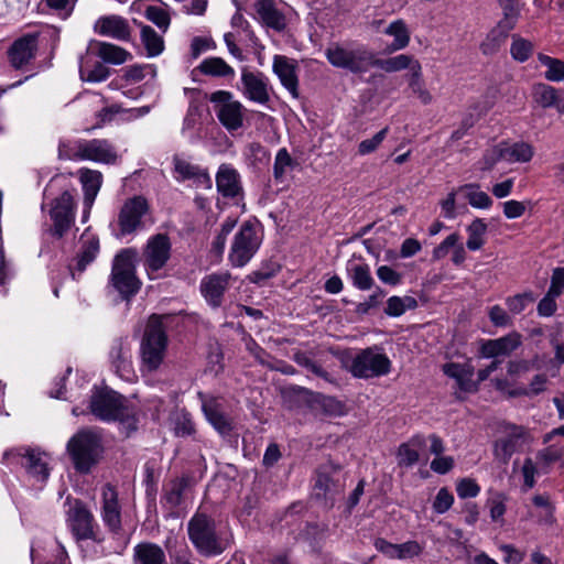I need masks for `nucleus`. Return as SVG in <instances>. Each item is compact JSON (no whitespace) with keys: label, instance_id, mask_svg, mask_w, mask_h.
<instances>
[{"label":"nucleus","instance_id":"obj_41","mask_svg":"<svg viewBox=\"0 0 564 564\" xmlns=\"http://www.w3.org/2000/svg\"><path fill=\"white\" fill-rule=\"evenodd\" d=\"M563 456V448L551 445L538 451L535 454V459L533 462L538 465L539 470L542 474H549L553 465L561 460Z\"/></svg>","mask_w":564,"mask_h":564},{"label":"nucleus","instance_id":"obj_27","mask_svg":"<svg viewBox=\"0 0 564 564\" xmlns=\"http://www.w3.org/2000/svg\"><path fill=\"white\" fill-rule=\"evenodd\" d=\"M518 22L507 21L501 18L497 25L492 28L486 39L480 44V50L485 55L496 54L500 47L505 44L509 36V32L512 31Z\"/></svg>","mask_w":564,"mask_h":564},{"label":"nucleus","instance_id":"obj_12","mask_svg":"<svg viewBox=\"0 0 564 564\" xmlns=\"http://www.w3.org/2000/svg\"><path fill=\"white\" fill-rule=\"evenodd\" d=\"M188 535L203 555H218L226 549L216 535L214 521L204 513L195 514L188 522Z\"/></svg>","mask_w":564,"mask_h":564},{"label":"nucleus","instance_id":"obj_24","mask_svg":"<svg viewBox=\"0 0 564 564\" xmlns=\"http://www.w3.org/2000/svg\"><path fill=\"white\" fill-rule=\"evenodd\" d=\"M99 251L100 243L96 235H93L82 242L80 249L74 258L75 264L68 265L73 280H78L77 275L85 272L87 267L96 260Z\"/></svg>","mask_w":564,"mask_h":564},{"label":"nucleus","instance_id":"obj_20","mask_svg":"<svg viewBox=\"0 0 564 564\" xmlns=\"http://www.w3.org/2000/svg\"><path fill=\"white\" fill-rule=\"evenodd\" d=\"M242 94L250 101L267 105L270 101L269 82L261 72H250L247 68L241 72Z\"/></svg>","mask_w":564,"mask_h":564},{"label":"nucleus","instance_id":"obj_31","mask_svg":"<svg viewBox=\"0 0 564 564\" xmlns=\"http://www.w3.org/2000/svg\"><path fill=\"white\" fill-rule=\"evenodd\" d=\"M90 46L97 48V55L105 63L120 65L131 58V54L127 50L109 42L91 40Z\"/></svg>","mask_w":564,"mask_h":564},{"label":"nucleus","instance_id":"obj_25","mask_svg":"<svg viewBox=\"0 0 564 564\" xmlns=\"http://www.w3.org/2000/svg\"><path fill=\"white\" fill-rule=\"evenodd\" d=\"M292 390L299 394L311 395L312 404L318 408L326 416L339 417L347 413L346 404L335 397L326 395L319 392H313L303 387H294Z\"/></svg>","mask_w":564,"mask_h":564},{"label":"nucleus","instance_id":"obj_47","mask_svg":"<svg viewBox=\"0 0 564 564\" xmlns=\"http://www.w3.org/2000/svg\"><path fill=\"white\" fill-rule=\"evenodd\" d=\"M296 164V161L290 155L286 148L279 149L273 163L274 180L278 182L281 181L285 174V170L288 167L294 169Z\"/></svg>","mask_w":564,"mask_h":564},{"label":"nucleus","instance_id":"obj_21","mask_svg":"<svg viewBox=\"0 0 564 564\" xmlns=\"http://www.w3.org/2000/svg\"><path fill=\"white\" fill-rule=\"evenodd\" d=\"M94 32L112 37L118 41L128 42L131 36V28L128 20L121 15H101L94 24Z\"/></svg>","mask_w":564,"mask_h":564},{"label":"nucleus","instance_id":"obj_19","mask_svg":"<svg viewBox=\"0 0 564 564\" xmlns=\"http://www.w3.org/2000/svg\"><path fill=\"white\" fill-rule=\"evenodd\" d=\"M314 489L324 494H340L345 487V473L340 464L327 460L314 471Z\"/></svg>","mask_w":564,"mask_h":564},{"label":"nucleus","instance_id":"obj_36","mask_svg":"<svg viewBox=\"0 0 564 564\" xmlns=\"http://www.w3.org/2000/svg\"><path fill=\"white\" fill-rule=\"evenodd\" d=\"M141 26V42L147 51L148 57H155L164 51V40L150 25L138 23Z\"/></svg>","mask_w":564,"mask_h":564},{"label":"nucleus","instance_id":"obj_17","mask_svg":"<svg viewBox=\"0 0 564 564\" xmlns=\"http://www.w3.org/2000/svg\"><path fill=\"white\" fill-rule=\"evenodd\" d=\"M39 34L26 33L15 39L7 51L10 66L17 70L23 69L36 57Z\"/></svg>","mask_w":564,"mask_h":564},{"label":"nucleus","instance_id":"obj_18","mask_svg":"<svg viewBox=\"0 0 564 564\" xmlns=\"http://www.w3.org/2000/svg\"><path fill=\"white\" fill-rule=\"evenodd\" d=\"M216 188L224 198L232 199L235 205L239 206L242 204V207H245V192L241 176L231 164L224 163L218 167L216 173Z\"/></svg>","mask_w":564,"mask_h":564},{"label":"nucleus","instance_id":"obj_42","mask_svg":"<svg viewBox=\"0 0 564 564\" xmlns=\"http://www.w3.org/2000/svg\"><path fill=\"white\" fill-rule=\"evenodd\" d=\"M110 358L117 373L128 379V376L132 372V364L129 351L123 348L120 341L112 345Z\"/></svg>","mask_w":564,"mask_h":564},{"label":"nucleus","instance_id":"obj_9","mask_svg":"<svg viewBox=\"0 0 564 564\" xmlns=\"http://www.w3.org/2000/svg\"><path fill=\"white\" fill-rule=\"evenodd\" d=\"M218 122L231 135L245 126L246 107L229 90H216L207 96Z\"/></svg>","mask_w":564,"mask_h":564},{"label":"nucleus","instance_id":"obj_29","mask_svg":"<svg viewBox=\"0 0 564 564\" xmlns=\"http://www.w3.org/2000/svg\"><path fill=\"white\" fill-rule=\"evenodd\" d=\"M273 72L279 77L282 86L290 91L293 97L299 96V78L295 66L289 63L286 56L275 55L273 58Z\"/></svg>","mask_w":564,"mask_h":564},{"label":"nucleus","instance_id":"obj_35","mask_svg":"<svg viewBox=\"0 0 564 564\" xmlns=\"http://www.w3.org/2000/svg\"><path fill=\"white\" fill-rule=\"evenodd\" d=\"M488 230V224L484 218L476 217L473 221L466 227V232L468 235L466 247L470 251L480 250L486 243L485 236Z\"/></svg>","mask_w":564,"mask_h":564},{"label":"nucleus","instance_id":"obj_63","mask_svg":"<svg viewBox=\"0 0 564 564\" xmlns=\"http://www.w3.org/2000/svg\"><path fill=\"white\" fill-rule=\"evenodd\" d=\"M409 87L411 88L414 95L420 94L424 89V82L422 79V67L419 61H415L411 66V72L409 74Z\"/></svg>","mask_w":564,"mask_h":564},{"label":"nucleus","instance_id":"obj_38","mask_svg":"<svg viewBox=\"0 0 564 564\" xmlns=\"http://www.w3.org/2000/svg\"><path fill=\"white\" fill-rule=\"evenodd\" d=\"M347 272L352 285L360 291H368L375 285L370 267L366 263L348 264Z\"/></svg>","mask_w":564,"mask_h":564},{"label":"nucleus","instance_id":"obj_53","mask_svg":"<svg viewBox=\"0 0 564 564\" xmlns=\"http://www.w3.org/2000/svg\"><path fill=\"white\" fill-rule=\"evenodd\" d=\"M293 360L299 366L305 368L319 378H326L328 375L327 371L321 365L314 361L306 352L299 351L294 354Z\"/></svg>","mask_w":564,"mask_h":564},{"label":"nucleus","instance_id":"obj_64","mask_svg":"<svg viewBox=\"0 0 564 564\" xmlns=\"http://www.w3.org/2000/svg\"><path fill=\"white\" fill-rule=\"evenodd\" d=\"M199 167V165L192 164L185 160L176 159L174 162V170L182 181H191L194 176H197Z\"/></svg>","mask_w":564,"mask_h":564},{"label":"nucleus","instance_id":"obj_30","mask_svg":"<svg viewBox=\"0 0 564 564\" xmlns=\"http://www.w3.org/2000/svg\"><path fill=\"white\" fill-rule=\"evenodd\" d=\"M134 564H165L166 556L163 549L152 542L139 543L133 549Z\"/></svg>","mask_w":564,"mask_h":564},{"label":"nucleus","instance_id":"obj_16","mask_svg":"<svg viewBox=\"0 0 564 564\" xmlns=\"http://www.w3.org/2000/svg\"><path fill=\"white\" fill-rule=\"evenodd\" d=\"M172 243L166 234L151 236L143 249V265L148 274L163 269L171 258Z\"/></svg>","mask_w":564,"mask_h":564},{"label":"nucleus","instance_id":"obj_22","mask_svg":"<svg viewBox=\"0 0 564 564\" xmlns=\"http://www.w3.org/2000/svg\"><path fill=\"white\" fill-rule=\"evenodd\" d=\"M443 373L456 381L457 387L465 393H476L478 382H474L475 368L471 364L446 362L442 366Z\"/></svg>","mask_w":564,"mask_h":564},{"label":"nucleus","instance_id":"obj_52","mask_svg":"<svg viewBox=\"0 0 564 564\" xmlns=\"http://www.w3.org/2000/svg\"><path fill=\"white\" fill-rule=\"evenodd\" d=\"M80 76L89 83H100L110 76V69L101 62H96L91 68H80Z\"/></svg>","mask_w":564,"mask_h":564},{"label":"nucleus","instance_id":"obj_23","mask_svg":"<svg viewBox=\"0 0 564 564\" xmlns=\"http://www.w3.org/2000/svg\"><path fill=\"white\" fill-rule=\"evenodd\" d=\"M230 274L213 273L200 282V293L212 307H219L229 284Z\"/></svg>","mask_w":564,"mask_h":564},{"label":"nucleus","instance_id":"obj_3","mask_svg":"<svg viewBox=\"0 0 564 564\" xmlns=\"http://www.w3.org/2000/svg\"><path fill=\"white\" fill-rule=\"evenodd\" d=\"M138 251L123 248L113 257L109 284L119 293L121 300L130 302L141 290L142 282L137 276Z\"/></svg>","mask_w":564,"mask_h":564},{"label":"nucleus","instance_id":"obj_55","mask_svg":"<svg viewBox=\"0 0 564 564\" xmlns=\"http://www.w3.org/2000/svg\"><path fill=\"white\" fill-rule=\"evenodd\" d=\"M502 9V18L505 22H518L521 15L522 0H497Z\"/></svg>","mask_w":564,"mask_h":564},{"label":"nucleus","instance_id":"obj_44","mask_svg":"<svg viewBox=\"0 0 564 564\" xmlns=\"http://www.w3.org/2000/svg\"><path fill=\"white\" fill-rule=\"evenodd\" d=\"M534 52V45L531 41L518 35H512V43L510 46V55L518 63L527 62Z\"/></svg>","mask_w":564,"mask_h":564},{"label":"nucleus","instance_id":"obj_50","mask_svg":"<svg viewBox=\"0 0 564 564\" xmlns=\"http://www.w3.org/2000/svg\"><path fill=\"white\" fill-rule=\"evenodd\" d=\"M160 479V470L154 460H148L143 466V484L145 494H156Z\"/></svg>","mask_w":564,"mask_h":564},{"label":"nucleus","instance_id":"obj_49","mask_svg":"<svg viewBox=\"0 0 564 564\" xmlns=\"http://www.w3.org/2000/svg\"><path fill=\"white\" fill-rule=\"evenodd\" d=\"M497 347L501 356H509L522 345V336L513 330L502 337L496 338Z\"/></svg>","mask_w":564,"mask_h":564},{"label":"nucleus","instance_id":"obj_48","mask_svg":"<svg viewBox=\"0 0 564 564\" xmlns=\"http://www.w3.org/2000/svg\"><path fill=\"white\" fill-rule=\"evenodd\" d=\"M535 301V295L532 291L518 293L506 299V305L510 313L518 315L521 314L529 304Z\"/></svg>","mask_w":564,"mask_h":564},{"label":"nucleus","instance_id":"obj_7","mask_svg":"<svg viewBox=\"0 0 564 564\" xmlns=\"http://www.w3.org/2000/svg\"><path fill=\"white\" fill-rule=\"evenodd\" d=\"M59 155L72 161H93L113 164L118 159L115 147L106 139H79L59 145Z\"/></svg>","mask_w":564,"mask_h":564},{"label":"nucleus","instance_id":"obj_11","mask_svg":"<svg viewBox=\"0 0 564 564\" xmlns=\"http://www.w3.org/2000/svg\"><path fill=\"white\" fill-rule=\"evenodd\" d=\"M379 346L367 347L359 350L352 358L349 371L355 378L369 379L387 376L391 371L392 362Z\"/></svg>","mask_w":564,"mask_h":564},{"label":"nucleus","instance_id":"obj_51","mask_svg":"<svg viewBox=\"0 0 564 564\" xmlns=\"http://www.w3.org/2000/svg\"><path fill=\"white\" fill-rule=\"evenodd\" d=\"M175 434L181 437H188L196 433L195 423L192 414L183 410L175 420Z\"/></svg>","mask_w":564,"mask_h":564},{"label":"nucleus","instance_id":"obj_15","mask_svg":"<svg viewBox=\"0 0 564 564\" xmlns=\"http://www.w3.org/2000/svg\"><path fill=\"white\" fill-rule=\"evenodd\" d=\"M150 212L148 199L142 195L128 198L118 214V227L120 236L134 234L142 227V218Z\"/></svg>","mask_w":564,"mask_h":564},{"label":"nucleus","instance_id":"obj_45","mask_svg":"<svg viewBox=\"0 0 564 564\" xmlns=\"http://www.w3.org/2000/svg\"><path fill=\"white\" fill-rule=\"evenodd\" d=\"M280 270L281 265L276 261L267 260L261 263L259 269L252 271L248 278L251 283L261 285L265 281L274 278Z\"/></svg>","mask_w":564,"mask_h":564},{"label":"nucleus","instance_id":"obj_61","mask_svg":"<svg viewBox=\"0 0 564 564\" xmlns=\"http://www.w3.org/2000/svg\"><path fill=\"white\" fill-rule=\"evenodd\" d=\"M468 204L478 209H488L492 206L494 200L491 197L482 191H473L466 194Z\"/></svg>","mask_w":564,"mask_h":564},{"label":"nucleus","instance_id":"obj_5","mask_svg":"<svg viewBox=\"0 0 564 564\" xmlns=\"http://www.w3.org/2000/svg\"><path fill=\"white\" fill-rule=\"evenodd\" d=\"M262 224L256 218L245 220L234 236L228 261L234 268L247 265L262 245Z\"/></svg>","mask_w":564,"mask_h":564},{"label":"nucleus","instance_id":"obj_1","mask_svg":"<svg viewBox=\"0 0 564 564\" xmlns=\"http://www.w3.org/2000/svg\"><path fill=\"white\" fill-rule=\"evenodd\" d=\"M327 62L336 67L361 75L371 68H380L387 73L400 72L411 66L416 59L411 55L400 54L384 59L377 58L376 53L366 44L354 42L350 46L333 43L325 50Z\"/></svg>","mask_w":564,"mask_h":564},{"label":"nucleus","instance_id":"obj_46","mask_svg":"<svg viewBox=\"0 0 564 564\" xmlns=\"http://www.w3.org/2000/svg\"><path fill=\"white\" fill-rule=\"evenodd\" d=\"M144 18L155 24L162 32H166L171 24V15L162 7L148 6L144 10Z\"/></svg>","mask_w":564,"mask_h":564},{"label":"nucleus","instance_id":"obj_26","mask_svg":"<svg viewBox=\"0 0 564 564\" xmlns=\"http://www.w3.org/2000/svg\"><path fill=\"white\" fill-rule=\"evenodd\" d=\"M426 447V437L421 434L412 435L406 442L401 443L395 457L400 468H411L420 462L419 452Z\"/></svg>","mask_w":564,"mask_h":564},{"label":"nucleus","instance_id":"obj_62","mask_svg":"<svg viewBox=\"0 0 564 564\" xmlns=\"http://www.w3.org/2000/svg\"><path fill=\"white\" fill-rule=\"evenodd\" d=\"M542 474L539 470L538 465L533 462L532 458L527 457L522 465V475H523V487L525 489L533 488L535 484V475Z\"/></svg>","mask_w":564,"mask_h":564},{"label":"nucleus","instance_id":"obj_13","mask_svg":"<svg viewBox=\"0 0 564 564\" xmlns=\"http://www.w3.org/2000/svg\"><path fill=\"white\" fill-rule=\"evenodd\" d=\"M48 212L52 226L48 234L54 239H62L75 224L76 203L70 191L65 189L62 194L51 202Z\"/></svg>","mask_w":564,"mask_h":564},{"label":"nucleus","instance_id":"obj_56","mask_svg":"<svg viewBox=\"0 0 564 564\" xmlns=\"http://www.w3.org/2000/svg\"><path fill=\"white\" fill-rule=\"evenodd\" d=\"M386 294L387 292L383 289L377 286L376 291L368 296L367 301L357 304L355 310L356 314L360 316L367 315L371 308L380 305L381 299L384 297Z\"/></svg>","mask_w":564,"mask_h":564},{"label":"nucleus","instance_id":"obj_2","mask_svg":"<svg viewBox=\"0 0 564 564\" xmlns=\"http://www.w3.org/2000/svg\"><path fill=\"white\" fill-rule=\"evenodd\" d=\"M42 453L30 446H17L4 451L2 464L10 470L24 468L30 486L35 490H42L48 480L51 469L47 462L42 458Z\"/></svg>","mask_w":564,"mask_h":564},{"label":"nucleus","instance_id":"obj_43","mask_svg":"<svg viewBox=\"0 0 564 564\" xmlns=\"http://www.w3.org/2000/svg\"><path fill=\"white\" fill-rule=\"evenodd\" d=\"M538 61L545 67L544 78L549 82L560 83L564 80V61L544 53L538 54Z\"/></svg>","mask_w":564,"mask_h":564},{"label":"nucleus","instance_id":"obj_40","mask_svg":"<svg viewBox=\"0 0 564 564\" xmlns=\"http://www.w3.org/2000/svg\"><path fill=\"white\" fill-rule=\"evenodd\" d=\"M534 155V148L532 144L524 141H517L505 150H501L499 156L507 159L510 162L528 163Z\"/></svg>","mask_w":564,"mask_h":564},{"label":"nucleus","instance_id":"obj_60","mask_svg":"<svg viewBox=\"0 0 564 564\" xmlns=\"http://www.w3.org/2000/svg\"><path fill=\"white\" fill-rule=\"evenodd\" d=\"M459 241V234L453 232L447 236L438 246L433 249L432 258L433 261H438L445 258L451 248H454Z\"/></svg>","mask_w":564,"mask_h":564},{"label":"nucleus","instance_id":"obj_28","mask_svg":"<svg viewBox=\"0 0 564 564\" xmlns=\"http://www.w3.org/2000/svg\"><path fill=\"white\" fill-rule=\"evenodd\" d=\"M532 97L542 108H555L558 113L564 115V95H561L555 87L536 83L532 87Z\"/></svg>","mask_w":564,"mask_h":564},{"label":"nucleus","instance_id":"obj_59","mask_svg":"<svg viewBox=\"0 0 564 564\" xmlns=\"http://www.w3.org/2000/svg\"><path fill=\"white\" fill-rule=\"evenodd\" d=\"M376 273L378 279L384 284L397 286L402 282V274L389 265L378 267Z\"/></svg>","mask_w":564,"mask_h":564},{"label":"nucleus","instance_id":"obj_32","mask_svg":"<svg viewBox=\"0 0 564 564\" xmlns=\"http://www.w3.org/2000/svg\"><path fill=\"white\" fill-rule=\"evenodd\" d=\"M80 182L84 192V204L91 208L102 184V174L87 167L80 169Z\"/></svg>","mask_w":564,"mask_h":564},{"label":"nucleus","instance_id":"obj_58","mask_svg":"<svg viewBox=\"0 0 564 564\" xmlns=\"http://www.w3.org/2000/svg\"><path fill=\"white\" fill-rule=\"evenodd\" d=\"M488 317L491 324L496 327H508L512 325V318L509 314L498 304L491 306L488 311Z\"/></svg>","mask_w":564,"mask_h":564},{"label":"nucleus","instance_id":"obj_8","mask_svg":"<svg viewBox=\"0 0 564 564\" xmlns=\"http://www.w3.org/2000/svg\"><path fill=\"white\" fill-rule=\"evenodd\" d=\"M66 523L76 541L91 540L101 542L100 528L91 508L78 498L67 497Z\"/></svg>","mask_w":564,"mask_h":564},{"label":"nucleus","instance_id":"obj_14","mask_svg":"<svg viewBox=\"0 0 564 564\" xmlns=\"http://www.w3.org/2000/svg\"><path fill=\"white\" fill-rule=\"evenodd\" d=\"M202 401V412L206 421L213 426L218 435L227 442L232 440L237 443V434L235 433L234 419L224 412V406L218 397H207L203 392H198Z\"/></svg>","mask_w":564,"mask_h":564},{"label":"nucleus","instance_id":"obj_39","mask_svg":"<svg viewBox=\"0 0 564 564\" xmlns=\"http://www.w3.org/2000/svg\"><path fill=\"white\" fill-rule=\"evenodd\" d=\"M102 520L110 531L117 533L121 529V513L117 496L105 497L102 506Z\"/></svg>","mask_w":564,"mask_h":564},{"label":"nucleus","instance_id":"obj_57","mask_svg":"<svg viewBox=\"0 0 564 564\" xmlns=\"http://www.w3.org/2000/svg\"><path fill=\"white\" fill-rule=\"evenodd\" d=\"M518 440L513 436H507L496 441L495 452L497 456H502L505 460L511 458L517 451Z\"/></svg>","mask_w":564,"mask_h":564},{"label":"nucleus","instance_id":"obj_54","mask_svg":"<svg viewBox=\"0 0 564 564\" xmlns=\"http://www.w3.org/2000/svg\"><path fill=\"white\" fill-rule=\"evenodd\" d=\"M388 132L389 128L384 127L383 129L378 131L372 138L362 140L358 144V154L367 155L375 152L382 143V141L386 139Z\"/></svg>","mask_w":564,"mask_h":564},{"label":"nucleus","instance_id":"obj_6","mask_svg":"<svg viewBox=\"0 0 564 564\" xmlns=\"http://www.w3.org/2000/svg\"><path fill=\"white\" fill-rule=\"evenodd\" d=\"M169 344L163 316L152 314L145 326L141 345V359L148 371L152 372L160 368L164 360Z\"/></svg>","mask_w":564,"mask_h":564},{"label":"nucleus","instance_id":"obj_4","mask_svg":"<svg viewBox=\"0 0 564 564\" xmlns=\"http://www.w3.org/2000/svg\"><path fill=\"white\" fill-rule=\"evenodd\" d=\"M67 452L76 471L88 474L104 453L101 436L90 430H80L67 442Z\"/></svg>","mask_w":564,"mask_h":564},{"label":"nucleus","instance_id":"obj_34","mask_svg":"<svg viewBox=\"0 0 564 564\" xmlns=\"http://www.w3.org/2000/svg\"><path fill=\"white\" fill-rule=\"evenodd\" d=\"M203 75L213 77H234L235 69L221 57H207L197 67Z\"/></svg>","mask_w":564,"mask_h":564},{"label":"nucleus","instance_id":"obj_33","mask_svg":"<svg viewBox=\"0 0 564 564\" xmlns=\"http://www.w3.org/2000/svg\"><path fill=\"white\" fill-rule=\"evenodd\" d=\"M258 13L269 28L278 32L285 29V18L283 13L276 9L272 0H260Z\"/></svg>","mask_w":564,"mask_h":564},{"label":"nucleus","instance_id":"obj_10","mask_svg":"<svg viewBox=\"0 0 564 564\" xmlns=\"http://www.w3.org/2000/svg\"><path fill=\"white\" fill-rule=\"evenodd\" d=\"M90 413L102 422L124 421L126 398L109 387L94 386L89 401Z\"/></svg>","mask_w":564,"mask_h":564},{"label":"nucleus","instance_id":"obj_37","mask_svg":"<svg viewBox=\"0 0 564 564\" xmlns=\"http://www.w3.org/2000/svg\"><path fill=\"white\" fill-rule=\"evenodd\" d=\"M386 34L393 36V41L388 45L390 53L403 50L410 43V32L403 20L391 22L386 29Z\"/></svg>","mask_w":564,"mask_h":564}]
</instances>
